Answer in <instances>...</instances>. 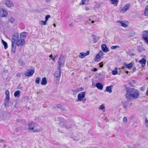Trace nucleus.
Here are the masks:
<instances>
[{
	"mask_svg": "<svg viewBox=\"0 0 148 148\" xmlns=\"http://www.w3.org/2000/svg\"><path fill=\"white\" fill-rule=\"evenodd\" d=\"M139 92L136 89L130 88L127 89L125 95L126 98L128 100H133L137 98L139 96Z\"/></svg>",
	"mask_w": 148,
	"mask_h": 148,
	"instance_id": "1",
	"label": "nucleus"
},
{
	"mask_svg": "<svg viewBox=\"0 0 148 148\" xmlns=\"http://www.w3.org/2000/svg\"><path fill=\"white\" fill-rule=\"evenodd\" d=\"M28 130L30 132L35 133L41 132L43 129L38 124L34 122H31L28 124Z\"/></svg>",
	"mask_w": 148,
	"mask_h": 148,
	"instance_id": "2",
	"label": "nucleus"
},
{
	"mask_svg": "<svg viewBox=\"0 0 148 148\" xmlns=\"http://www.w3.org/2000/svg\"><path fill=\"white\" fill-rule=\"evenodd\" d=\"M86 96V92H81L79 93L77 96V102L81 101L84 103L86 100V99L84 98Z\"/></svg>",
	"mask_w": 148,
	"mask_h": 148,
	"instance_id": "3",
	"label": "nucleus"
},
{
	"mask_svg": "<svg viewBox=\"0 0 148 148\" xmlns=\"http://www.w3.org/2000/svg\"><path fill=\"white\" fill-rule=\"evenodd\" d=\"M6 95L5 97V99L4 102V105L5 107L7 108L8 106V104L9 102L10 99V93L8 90H7L5 92Z\"/></svg>",
	"mask_w": 148,
	"mask_h": 148,
	"instance_id": "4",
	"label": "nucleus"
},
{
	"mask_svg": "<svg viewBox=\"0 0 148 148\" xmlns=\"http://www.w3.org/2000/svg\"><path fill=\"white\" fill-rule=\"evenodd\" d=\"M20 38L19 37L18 34L17 33H14L12 36V43L16 45L17 42L18 41Z\"/></svg>",
	"mask_w": 148,
	"mask_h": 148,
	"instance_id": "5",
	"label": "nucleus"
},
{
	"mask_svg": "<svg viewBox=\"0 0 148 148\" xmlns=\"http://www.w3.org/2000/svg\"><path fill=\"white\" fill-rule=\"evenodd\" d=\"M58 62L59 64L58 67H64V59L63 56H61L58 59Z\"/></svg>",
	"mask_w": 148,
	"mask_h": 148,
	"instance_id": "6",
	"label": "nucleus"
},
{
	"mask_svg": "<svg viewBox=\"0 0 148 148\" xmlns=\"http://www.w3.org/2000/svg\"><path fill=\"white\" fill-rule=\"evenodd\" d=\"M5 5L8 8H11L14 6V3L11 1L6 0L4 1Z\"/></svg>",
	"mask_w": 148,
	"mask_h": 148,
	"instance_id": "7",
	"label": "nucleus"
},
{
	"mask_svg": "<svg viewBox=\"0 0 148 148\" xmlns=\"http://www.w3.org/2000/svg\"><path fill=\"white\" fill-rule=\"evenodd\" d=\"M8 15L7 11L3 8L0 9V16L1 17H5Z\"/></svg>",
	"mask_w": 148,
	"mask_h": 148,
	"instance_id": "8",
	"label": "nucleus"
},
{
	"mask_svg": "<svg viewBox=\"0 0 148 148\" xmlns=\"http://www.w3.org/2000/svg\"><path fill=\"white\" fill-rule=\"evenodd\" d=\"M25 41L24 39L20 38L18 41L17 42L16 45L18 46H21L25 44Z\"/></svg>",
	"mask_w": 148,
	"mask_h": 148,
	"instance_id": "9",
	"label": "nucleus"
},
{
	"mask_svg": "<svg viewBox=\"0 0 148 148\" xmlns=\"http://www.w3.org/2000/svg\"><path fill=\"white\" fill-rule=\"evenodd\" d=\"M130 6L129 3L126 4L124 7L123 8L120 10V12H124L128 10Z\"/></svg>",
	"mask_w": 148,
	"mask_h": 148,
	"instance_id": "10",
	"label": "nucleus"
},
{
	"mask_svg": "<svg viewBox=\"0 0 148 148\" xmlns=\"http://www.w3.org/2000/svg\"><path fill=\"white\" fill-rule=\"evenodd\" d=\"M34 73V71L32 69H29L25 73V75L27 76H31Z\"/></svg>",
	"mask_w": 148,
	"mask_h": 148,
	"instance_id": "11",
	"label": "nucleus"
},
{
	"mask_svg": "<svg viewBox=\"0 0 148 148\" xmlns=\"http://www.w3.org/2000/svg\"><path fill=\"white\" fill-rule=\"evenodd\" d=\"M90 53V51H87L86 53L81 52L80 53L79 56L81 58H83L86 56L88 55Z\"/></svg>",
	"mask_w": 148,
	"mask_h": 148,
	"instance_id": "12",
	"label": "nucleus"
},
{
	"mask_svg": "<svg viewBox=\"0 0 148 148\" xmlns=\"http://www.w3.org/2000/svg\"><path fill=\"white\" fill-rule=\"evenodd\" d=\"M61 74V68L60 67H58V70L57 71L55 72L54 74L55 77H59Z\"/></svg>",
	"mask_w": 148,
	"mask_h": 148,
	"instance_id": "13",
	"label": "nucleus"
},
{
	"mask_svg": "<svg viewBox=\"0 0 148 148\" xmlns=\"http://www.w3.org/2000/svg\"><path fill=\"white\" fill-rule=\"evenodd\" d=\"M117 23H119V25H120L121 26L124 27H126L128 26L125 23L124 21H117Z\"/></svg>",
	"mask_w": 148,
	"mask_h": 148,
	"instance_id": "14",
	"label": "nucleus"
},
{
	"mask_svg": "<svg viewBox=\"0 0 148 148\" xmlns=\"http://www.w3.org/2000/svg\"><path fill=\"white\" fill-rule=\"evenodd\" d=\"M146 61L144 58H143L141 60L139 61V63L141 64L142 66L144 67L145 66Z\"/></svg>",
	"mask_w": 148,
	"mask_h": 148,
	"instance_id": "15",
	"label": "nucleus"
},
{
	"mask_svg": "<svg viewBox=\"0 0 148 148\" xmlns=\"http://www.w3.org/2000/svg\"><path fill=\"white\" fill-rule=\"evenodd\" d=\"M47 83V81L46 78L45 77H43L42 79V81L41 82V84L42 85H46Z\"/></svg>",
	"mask_w": 148,
	"mask_h": 148,
	"instance_id": "16",
	"label": "nucleus"
},
{
	"mask_svg": "<svg viewBox=\"0 0 148 148\" xmlns=\"http://www.w3.org/2000/svg\"><path fill=\"white\" fill-rule=\"evenodd\" d=\"M103 53L102 51H100L99 53L97 54L95 58L96 59H99L101 57L103 56Z\"/></svg>",
	"mask_w": 148,
	"mask_h": 148,
	"instance_id": "17",
	"label": "nucleus"
},
{
	"mask_svg": "<svg viewBox=\"0 0 148 148\" xmlns=\"http://www.w3.org/2000/svg\"><path fill=\"white\" fill-rule=\"evenodd\" d=\"M101 47L103 51L105 52H106L108 51V49L106 47V46L105 44H103L101 45Z\"/></svg>",
	"mask_w": 148,
	"mask_h": 148,
	"instance_id": "18",
	"label": "nucleus"
},
{
	"mask_svg": "<svg viewBox=\"0 0 148 148\" xmlns=\"http://www.w3.org/2000/svg\"><path fill=\"white\" fill-rule=\"evenodd\" d=\"M27 35V34L26 32H22L21 34L20 37L21 39H23L25 40V38Z\"/></svg>",
	"mask_w": 148,
	"mask_h": 148,
	"instance_id": "19",
	"label": "nucleus"
},
{
	"mask_svg": "<svg viewBox=\"0 0 148 148\" xmlns=\"http://www.w3.org/2000/svg\"><path fill=\"white\" fill-rule=\"evenodd\" d=\"M112 4H114L115 6H117L118 5L119 1L118 0H109Z\"/></svg>",
	"mask_w": 148,
	"mask_h": 148,
	"instance_id": "20",
	"label": "nucleus"
},
{
	"mask_svg": "<svg viewBox=\"0 0 148 148\" xmlns=\"http://www.w3.org/2000/svg\"><path fill=\"white\" fill-rule=\"evenodd\" d=\"M16 45L12 43V48L11 51L14 53H15L16 51Z\"/></svg>",
	"mask_w": 148,
	"mask_h": 148,
	"instance_id": "21",
	"label": "nucleus"
},
{
	"mask_svg": "<svg viewBox=\"0 0 148 148\" xmlns=\"http://www.w3.org/2000/svg\"><path fill=\"white\" fill-rule=\"evenodd\" d=\"M96 87L99 89L100 90H102L103 88V86L99 83H96Z\"/></svg>",
	"mask_w": 148,
	"mask_h": 148,
	"instance_id": "22",
	"label": "nucleus"
},
{
	"mask_svg": "<svg viewBox=\"0 0 148 148\" xmlns=\"http://www.w3.org/2000/svg\"><path fill=\"white\" fill-rule=\"evenodd\" d=\"M124 66L125 67L128 69L131 68L133 66V64L132 63H131L129 64H124Z\"/></svg>",
	"mask_w": 148,
	"mask_h": 148,
	"instance_id": "23",
	"label": "nucleus"
},
{
	"mask_svg": "<svg viewBox=\"0 0 148 148\" xmlns=\"http://www.w3.org/2000/svg\"><path fill=\"white\" fill-rule=\"evenodd\" d=\"M20 91L18 90L15 91L14 93V95L15 97H19L20 96Z\"/></svg>",
	"mask_w": 148,
	"mask_h": 148,
	"instance_id": "24",
	"label": "nucleus"
},
{
	"mask_svg": "<svg viewBox=\"0 0 148 148\" xmlns=\"http://www.w3.org/2000/svg\"><path fill=\"white\" fill-rule=\"evenodd\" d=\"M89 0H82L81 1L80 3V5H85L88 3L89 2Z\"/></svg>",
	"mask_w": 148,
	"mask_h": 148,
	"instance_id": "25",
	"label": "nucleus"
},
{
	"mask_svg": "<svg viewBox=\"0 0 148 148\" xmlns=\"http://www.w3.org/2000/svg\"><path fill=\"white\" fill-rule=\"evenodd\" d=\"M112 87L111 86H107L106 88V90L109 93H111L112 92Z\"/></svg>",
	"mask_w": 148,
	"mask_h": 148,
	"instance_id": "26",
	"label": "nucleus"
},
{
	"mask_svg": "<svg viewBox=\"0 0 148 148\" xmlns=\"http://www.w3.org/2000/svg\"><path fill=\"white\" fill-rule=\"evenodd\" d=\"M1 41L4 46V49H6L8 47L7 43L3 40H1Z\"/></svg>",
	"mask_w": 148,
	"mask_h": 148,
	"instance_id": "27",
	"label": "nucleus"
},
{
	"mask_svg": "<svg viewBox=\"0 0 148 148\" xmlns=\"http://www.w3.org/2000/svg\"><path fill=\"white\" fill-rule=\"evenodd\" d=\"M145 37H148V31H146L144 32L143 38Z\"/></svg>",
	"mask_w": 148,
	"mask_h": 148,
	"instance_id": "28",
	"label": "nucleus"
},
{
	"mask_svg": "<svg viewBox=\"0 0 148 148\" xmlns=\"http://www.w3.org/2000/svg\"><path fill=\"white\" fill-rule=\"evenodd\" d=\"M118 73L117 69V68H115V70H113L112 71V74L113 75H115L117 74Z\"/></svg>",
	"mask_w": 148,
	"mask_h": 148,
	"instance_id": "29",
	"label": "nucleus"
},
{
	"mask_svg": "<svg viewBox=\"0 0 148 148\" xmlns=\"http://www.w3.org/2000/svg\"><path fill=\"white\" fill-rule=\"evenodd\" d=\"M99 109L100 110H102L103 111H104L105 110V106L103 104L101 105L99 107Z\"/></svg>",
	"mask_w": 148,
	"mask_h": 148,
	"instance_id": "30",
	"label": "nucleus"
},
{
	"mask_svg": "<svg viewBox=\"0 0 148 148\" xmlns=\"http://www.w3.org/2000/svg\"><path fill=\"white\" fill-rule=\"evenodd\" d=\"M145 14L146 16H148V5L145 8Z\"/></svg>",
	"mask_w": 148,
	"mask_h": 148,
	"instance_id": "31",
	"label": "nucleus"
},
{
	"mask_svg": "<svg viewBox=\"0 0 148 148\" xmlns=\"http://www.w3.org/2000/svg\"><path fill=\"white\" fill-rule=\"evenodd\" d=\"M84 90V89L82 88H79L75 91V92H78L80 91H82Z\"/></svg>",
	"mask_w": 148,
	"mask_h": 148,
	"instance_id": "32",
	"label": "nucleus"
},
{
	"mask_svg": "<svg viewBox=\"0 0 148 148\" xmlns=\"http://www.w3.org/2000/svg\"><path fill=\"white\" fill-rule=\"evenodd\" d=\"M9 21L10 23H13L14 22L15 19L13 17H11L9 19Z\"/></svg>",
	"mask_w": 148,
	"mask_h": 148,
	"instance_id": "33",
	"label": "nucleus"
},
{
	"mask_svg": "<svg viewBox=\"0 0 148 148\" xmlns=\"http://www.w3.org/2000/svg\"><path fill=\"white\" fill-rule=\"evenodd\" d=\"M40 77H37L36 79L35 82L36 84H39L40 83Z\"/></svg>",
	"mask_w": 148,
	"mask_h": 148,
	"instance_id": "34",
	"label": "nucleus"
},
{
	"mask_svg": "<svg viewBox=\"0 0 148 148\" xmlns=\"http://www.w3.org/2000/svg\"><path fill=\"white\" fill-rule=\"evenodd\" d=\"M19 64L21 66H23L24 65L25 63L23 61L22 59H20L19 60Z\"/></svg>",
	"mask_w": 148,
	"mask_h": 148,
	"instance_id": "35",
	"label": "nucleus"
},
{
	"mask_svg": "<svg viewBox=\"0 0 148 148\" xmlns=\"http://www.w3.org/2000/svg\"><path fill=\"white\" fill-rule=\"evenodd\" d=\"M47 22L45 21H41L40 22V23L42 25H46Z\"/></svg>",
	"mask_w": 148,
	"mask_h": 148,
	"instance_id": "36",
	"label": "nucleus"
},
{
	"mask_svg": "<svg viewBox=\"0 0 148 148\" xmlns=\"http://www.w3.org/2000/svg\"><path fill=\"white\" fill-rule=\"evenodd\" d=\"M145 123L146 127L148 128V120L147 118L145 119Z\"/></svg>",
	"mask_w": 148,
	"mask_h": 148,
	"instance_id": "37",
	"label": "nucleus"
},
{
	"mask_svg": "<svg viewBox=\"0 0 148 148\" xmlns=\"http://www.w3.org/2000/svg\"><path fill=\"white\" fill-rule=\"evenodd\" d=\"M51 16L49 15H47L45 18V21L47 22V21L48 20V19Z\"/></svg>",
	"mask_w": 148,
	"mask_h": 148,
	"instance_id": "38",
	"label": "nucleus"
},
{
	"mask_svg": "<svg viewBox=\"0 0 148 148\" xmlns=\"http://www.w3.org/2000/svg\"><path fill=\"white\" fill-rule=\"evenodd\" d=\"M128 105V103L127 102H125L124 104L123 105V107L124 108H127V107Z\"/></svg>",
	"mask_w": 148,
	"mask_h": 148,
	"instance_id": "39",
	"label": "nucleus"
},
{
	"mask_svg": "<svg viewBox=\"0 0 148 148\" xmlns=\"http://www.w3.org/2000/svg\"><path fill=\"white\" fill-rule=\"evenodd\" d=\"M117 47L119 48V46H113L111 47V48L112 49H116Z\"/></svg>",
	"mask_w": 148,
	"mask_h": 148,
	"instance_id": "40",
	"label": "nucleus"
},
{
	"mask_svg": "<svg viewBox=\"0 0 148 148\" xmlns=\"http://www.w3.org/2000/svg\"><path fill=\"white\" fill-rule=\"evenodd\" d=\"M123 122L125 123H126L127 121V118L126 117H124L123 119Z\"/></svg>",
	"mask_w": 148,
	"mask_h": 148,
	"instance_id": "41",
	"label": "nucleus"
},
{
	"mask_svg": "<svg viewBox=\"0 0 148 148\" xmlns=\"http://www.w3.org/2000/svg\"><path fill=\"white\" fill-rule=\"evenodd\" d=\"M144 40L145 41V42L148 44V37L143 38Z\"/></svg>",
	"mask_w": 148,
	"mask_h": 148,
	"instance_id": "42",
	"label": "nucleus"
},
{
	"mask_svg": "<svg viewBox=\"0 0 148 148\" xmlns=\"http://www.w3.org/2000/svg\"><path fill=\"white\" fill-rule=\"evenodd\" d=\"M127 53L130 56H132L134 55L133 54H132L130 52V51H128L127 52Z\"/></svg>",
	"mask_w": 148,
	"mask_h": 148,
	"instance_id": "43",
	"label": "nucleus"
},
{
	"mask_svg": "<svg viewBox=\"0 0 148 148\" xmlns=\"http://www.w3.org/2000/svg\"><path fill=\"white\" fill-rule=\"evenodd\" d=\"M99 64L100 65L99 66L100 67L102 68L103 67V63L102 62H100V63H99Z\"/></svg>",
	"mask_w": 148,
	"mask_h": 148,
	"instance_id": "44",
	"label": "nucleus"
},
{
	"mask_svg": "<svg viewBox=\"0 0 148 148\" xmlns=\"http://www.w3.org/2000/svg\"><path fill=\"white\" fill-rule=\"evenodd\" d=\"M145 87H142L140 89L142 91H144L145 90Z\"/></svg>",
	"mask_w": 148,
	"mask_h": 148,
	"instance_id": "45",
	"label": "nucleus"
},
{
	"mask_svg": "<svg viewBox=\"0 0 148 148\" xmlns=\"http://www.w3.org/2000/svg\"><path fill=\"white\" fill-rule=\"evenodd\" d=\"M136 69L135 67H133L132 69V72H134L136 70Z\"/></svg>",
	"mask_w": 148,
	"mask_h": 148,
	"instance_id": "46",
	"label": "nucleus"
},
{
	"mask_svg": "<svg viewBox=\"0 0 148 148\" xmlns=\"http://www.w3.org/2000/svg\"><path fill=\"white\" fill-rule=\"evenodd\" d=\"M16 76L18 77H20L21 76L20 74L19 73H18L16 74Z\"/></svg>",
	"mask_w": 148,
	"mask_h": 148,
	"instance_id": "47",
	"label": "nucleus"
},
{
	"mask_svg": "<svg viewBox=\"0 0 148 148\" xmlns=\"http://www.w3.org/2000/svg\"><path fill=\"white\" fill-rule=\"evenodd\" d=\"M92 70L94 71H97V69L96 68H94L92 69Z\"/></svg>",
	"mask_w": 148,
	"mask_h": 148,
	"instance_id": "48",
	"label": "nucleus"
},
{
	"mask_svg": "<svg viewBox=\"0 0 148 148\" xmlns=\"http://www.w3.org/2000/svg\"><path fill=\"white\" fill-rule=\"evenodd\" d=\"M85 10L87 11L89 10V8L88 7H85Z\"/></svg>",
	"mask_w": 148,
	"mask_h": 148,
	"instance_id": "49",
	"label": "nucleus"
},
{
	"mask_svg": "<svg viewBox=\"0 0 148 148\" xmlns=\"http://www.w3.org/2000/svg\"><path fill=\"white\" fill-rule=\"evenodd\" d=\"M51 0H45V2L47 3L50 2Z\"/></svg>",
	"mask_w": 148,
	"mask_h": 148,
	"instance_id": "50",
	"label": "nucleus"
},
{
	"mask_svg": "<svg viewBox=\"0 0 148 148\" xmlns=\"http://www.w3.org/2000/svg\"><path fill=\"white\" fill-rule=\"evenodd\" d=\"M56 57H53L52 58V60L54 61L55 60V58Z\"/></svg>",
	"mask_w": 148,
	"mask_h": 148,
	"instance_id": "51",
	"label": "nucleus"
},
{
	"mask_svg": "<svg viewBox=\"0 0 148 148\" xmlns=\"http://www.w3.org/2000/svg\"><path fill=\"white\" fill-rule=\"evenodd\" d=\"M49 57H50V58H53V57H52V55H50V56H49Z\"/></svg>",
	"mask_w": 148,
	"mask_h": 148,
	"instance_id": "52",
	"label": "nucleus"
},
{
	"mask_svg": "<svg viewBox=\"0 0 148 148\" xmlns=\"http://www.w3.org/2000/svg\"><path fill=\"white\" fill-rule=\"evenodd\" d=\"M53 26H54V27H56V25L55 23H54L53 24Z\"/></svg>",
	"mask_w": 148,
	"mask_h": 148,
	"instance_id": "53",
	"label": "nucleus"
},
{
	"mask_svg": "<svg viewBox=\"0 0 148 148\" xmlns=\"http://www.w3.org/2000/svg\"><path fill=\"white\" fill-rule=\"evenodd\" d=\"M94 22H95V21H91V23H94Z\"/></svg>",
	"mask_w": 148,
	"mask_h": 148,
	"instance_id": "54",
	"label": "nucleus"
},
{
	"mask_svg": "<svg viewBox=\"0 0 148 148\" xmlns=\"http://www.w3.org/2000/svg\"><path fill=\"white\" fill-rule=\"evenodd\" d=\"M125 72L126 73V74H128V71H126Z\"/></svg>",
	"mask_w": 148,
	"mask_h": 148,
	"instance_id": "55",
	"label": "nucleus"
},
{
	"mask_svg": "<svg viewBox=\"0 0 148 148\" xmlns=\"http://www.w3.org/2000/svg\"><path fill=\"white\" fill-rule=\"evenodd\" d=\"M61 128H59V129H58L59 131H60V132H61L60 131H59V130H61Z\"/></svg>",
	"mask_w": 148,
	"mask_h": 148,
	"instance_id": "56",
	"label": "nucleus"
},
{
	"mask_svg": "<svg viewBox=\"0 0 148 148\" xmlns=\"http://www.w3.org/2000/svg\"><path fill=\"white\" fill-rule=\"evenodd\" d=\"M1 21H0V26L1 25Z\"/></svg>",
	"mask_w": 148,
	"mask_h": 148,
	"instance_id": "57",
	"label": "nucleus"
},
{
	"mask_svg": "<svg viewBox=\"0 0 148 148\" xmlns=\"http://www.w3.org/2000/svg\"><path fill=\"white\" fill-rule=\"evenodd\" d=\"M124 67H123L122 68V69H124Z\"/></svg>",
	"mask_w": 148,
	"mask_h": 148,
	"instance_id": "58",
	"label": "nucleus"
},
{
	"mask_svg": "<svg viewBox=\"0 0 148 148\" xmlns=\"http://www.w3.org/2000/svg\"><path fill=\"white\" fill-rule=\"evenodd\" d=\"M147 64L148 65V61H147Z\"/></svg>",
	"mask_w": 148,
	"mask_h": 148,
	"instance_id": "59",
	"label": "nucleus"
},
{
	"mask_svg": "<svg viewBox=\"0 0 148 148\" xmlns=\"http://www.w3.org/2000/svg\"><path fill=\"white\" fill-rule=\"evenodd\" d=\"M60 125H61V126L62 125V124H60Z\"/></svg>",
	"mask_w": 148,
	"mask_h": 148,
	"instance_id": "60",
	"label": "nucleus"
},
{
	"mask_svg": "<svg viewBox=\"0 0 148 148\" xmlns=\"http://www.w3.org/2000/svg\"><path fill=\"white\" fill-rule=\"evenodd\" d=\"M62 128H64V126H63V127H62Z\"/></svg>",
	"mask_w": 148,
	"mask_h": 148,
	"instance_id": "61",
	"label": "nucleus"
}]
</instances>
